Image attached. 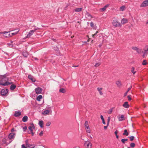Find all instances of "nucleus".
<instances>
[{
  "label": "nucleus",
  "mask_w": 148,
  "mask_h": 148,
  "mask_svg": "<svg viewBox=\"0 0 148 148\" xmlns=\"http://www.w3.org/2000/svg\"><path fill=\"white\" fill-rule=\"evenodd\" d=\"M90 26L92 27H93V28H94V25L93 23V22H91L90 23Z\"/></svg>",
  "instance_id": "79ce46f5"
},
{
  "label": "nucleus",
  "mask_w": 148,
  "mask_h": 148,
  "mask_svg": "<svg viewBox=\"0 0 148 148\" xmlns=\"http://www.w3.org/2000/svg\"><path fill=\"white\" fill-rule=\"evenodd\" d=\"M116 84L117 85V86L119 87H120L122 85L121 82L119 81H117L116 82Z\"/></svg>",
  "instance_id": "5701e85b"
},
{
  "label": "nucleus",
  "mask_w": 148,
  "mask_h": 148,
  "mask_svg": "<svg viewBox=\"0 0 148 148\" xmlns=\"http://www.w3.org/2000/svg\"><path fill=\"white\" fill-rule=\"evenodd\" d=\"M7 74L3 75H0V81L2 83H4L5 82H8L9 78L7 77Z\"/></svg>",
  "instance_id": "f257e3e1"
},
{
  "label": "nucleus",
  "mask_w": 148,
  "mask_h": 148,
  "mask_svg": "<svg viewBox=\"0 0 148 148\" xmlns=\"http://www.w3.org/2000/svg\"><path fill=\"white\" fill-rule=\"evenodd\" d=\"M103 89V88L100 87H98L97 88V90L99 91V94L101 95H103V93L102 92V90Z\"/></svg>",
  "instance_id": "aec40b11"
},
{
  "label": "nucleus",
  "mask_w": 148,
  "mask_h": 148,
  "mask_svg": "<svg viewBox=\"0 0 148 148\" xmlns=\"http://www.w3.org/2000/svg\"><path fill=\"white\" fill-rule=\"evenodd\" d=\"M128 92H127V91L124 94V96H126L127 94V93Z\"/></svg>",
  "instance_id": "680f3d73"
},
{
  "label": "nucleus",
  "mask_w": 148,
  "mask_h": 148,
  "mask_svg": "<svg viewBox=\"0 0 148 148\" xmlns=\"http://www.w3.org/2000/svg\"><path fill=\"white\" fill-rule=\"evenodd\" d=\"M136 51L138 53H140L141 52V50L140 49H139L138 48V49Z\"/></svg>",
  "instance_id": "3c124183"
},
{
  "label": "nucleus",
  "mask_w": 148,
  "mask_h": 148,
  "mask_svg": "<svg viewBox=\"0 0 148 148\" xmlns=\"http://www.w3.org/2000/svg\"><path fill=\"white\" fill-rule=\"evenodd\" d=\"M100 118L101 120L104 119L102 115H101L100 116Z\"/></svg>",
  "instance_id": "13d9d810"
},
{
  "label": "nucleus",
  "mask_w": 148,
  "mask_h": 148,
  "mask_svg": "<svg viewBox=\"0 0 148 148\" xmlns=\"http://www.w3.org/2000/svg\"><path fill=\"white\" fill-rule=\"evenodd\" d=\"M146 24H148V19L147 22L146 23Z\"/></svg>",
  "instance_id": "774afa93"
},
{
  "label": "nucleus",
  "mask_w": 148,
  "mask_h": 148,
  "mask_svg": "<svg viewBox=\"0 0 148 148\" xmlns=\"http://www.w3.org/2000/svg\"><path fill=\"white\" fill-rule=\"evenodd\" d=\"M125 6L124 5L121 7L120 8V10L121 11H124L125 9Z\"/></svg>",
  "instance_id": "2f4dec72"
},
{
  "label": "nucleus",
  "mask_w": 148,
  "mask_h": 148,
  "mask_svg": "<svg viewBox=\"0 0 148 148\" xmlns=\"http://www.w3.org/2000/svg\"><path fill=\"white\" fill-rule=\"evenodd\" d=\"M86 16L88 17L89 19H91L92 17V16L88 12H87L86 14Z\"/></svg>",
  "instance_id": "c85d7f7f"
},
{
  "label": "nucleus",
  "mask_w": 148,
  "mask_h": 148,
  "mask_svg": "<svg viewBox=\"0 0 148 148\" xmlns=\"http://www.w3.org/2000/svg\"><path fill=\"white\" fill-rule=\"evenodd\" d=\"M109 4H107V5H105L103 8H101L100 9V10L101 12H103L109 6Z\"/></svg>",
  "instance_id": "a211bd4d"
},
{
  "label": "nucleus",
  "mask_w": 148,
  "mask_h": 148,
  "mask_svg": "<svg viewBox=\"0 0 148 148\" xmlns=\"http://www.w3.org/2000/svg\"><path fill=\"white\" fill-rule=\"evenodd\" d=\"M26 145L29 148H34L36 146L34 144H29L27 143L26 144Z\"/></svg>",
  "instance_id": "dca6fc26"
},
{
  "label": "nucleus",
  "mask_w": 148,
  "mask_h": 148,
  "mask_svg": "<svg viewBox=\"0 0 148 148\" xmlns=\"http://www.w3.org/2000/svg\"><path fill=\"white\" fill-rule=\"evenodd\" d=\"M148 6V0L144 1L140 5V7H145Z\"/></svg>",
  "instance_id": "0eeeda50"
},
{
  "label": "nucleus",
  "mask_w": 148,
  "mask_h": 148,
  "mask_svg": "<svg viewBox=\"0 0 148 148\" xmlns=\"http://www.w3.org/2000/svg\"><path fill=\"white\" fill-rule=\"evenodd\" d=\"M8 92V90L7 89H3L1 91V94L3 96L6 95Z\"/></svg>",
  "instance_id": "423d86ee"
},
{
  "label": "nucleus",
  "mask_w": 148,
  "mask_h": 148,
  "mask_svg": "<svg viewBox=\"0 0 148 148\" xmlns=\"http://www.w3.org/2000/svg\"><path fill=\"white\" fill-rule=\"evenodd\" d=\"M42 95H38L36 98V99L37 101H40V99L42 98Z\"/></svg>",
  "instance_id": "7c9ffc66"
},
{
  "label": "nucleus",
  "mask_w": 148,
  "mask_h": 148,
  "mask_svg": "<svg viewBox=\"0 0 148 148\" xmlns=\"http://www.w3.org/2000/svg\"><path fill=\"white\" fill-rule=\"evenodd\" d=\"M28 117L27 116H24L23 118L22 121L24 122H25L27 120Z\"/></svg>",
  "instance_id": "bb28decb"
},
{
  "label": "nucleus",
  "mask_w": 148,
  "mask_h": 148,
  "mask_svg": "<svg viewBox=\"0 0 148 148\" xmlns=\"http://www.w3.org/2000/svg\"><path fill=\"white\" fill-rule=\"evenodd\" d=\"M147 47V49L144 50V51L143 52V54L142 56L144 58L146 57L148 54V47Z\"/></svg>",
  "instance_id": "9d476101"
},
{
  "label": "nucleus",
  "mask_w": 148,
  "mask_h": 148,
  "mask_svg": "<svg viewBox=\"0 0 148 148\" xmlns=\"http://www.w3.org/2000/svg\"><path fill=\"white\" fill-rule=\"evenodd\" d=\"M84 145L86 148H91L92 146L91 143L88 140L85 142Z\"/></svg>",
  "instance_id": "20e7f679"
},
{
  "label": "nucleus",
  "mask_w": 148,
  "mask_h": 148,
  "mask_svg": "<svg viewBox=\"0 0 148 148\" xmlns=\"http://www.w3.org/2000/svg\"><path fill=\"white\" fill-rule=\"evenodd\" d=\"M127 98L130 101L131 100V98L129 96H127Z\"/></svg>",
  "instance_id": "5fc2aeb1"
},
{
  "label": "nucleus",
  "mask_w": 148,
  "mask_h": 148,
  "mask_svg": "<svg viewBox=\"0 0 148 148\" xmlns=\"http://www.w3.org/2000/svg\"><path fill=\"white\" fill-rule=\"evenodd\" d=\"M130 146L132 147H134L135 146V144L134 143H132L130 144Z\"/></svg>",
  "instance_id": "ea45409f"
},
{
  "label": "nucleus",
  "mask_w": 148,
  "mask_h": 148,
  "mask_svg": "<svg viewBox=\"0 0 148 148\" xmlns=\"http://www.w3.org/2000/svg\"><path fill=\"white\" fill-rule=\"evenodd\" d=\"M116 138H119V136L117 135H116Z\"/></svg>",
  "instance_id": "0e129e2a"
},
{
  "label": "nucleus",
  "mask_w": 148,
  "mask_h": 148,
  "mask_svg": "<svg viewBox=\"0 0 148 148\" xmlns=\"http://www.w3.org/2000/svg\"><path fill=\"white\" fill-rule=\"evenodd\" d=\"M39 29V28L38 27H36L35 28L34 30H32L33 31H34V32H35L36 30Z\"/></svg>",
  "instance_id": "8fccbe9b"
},
{
  "label": "nucleus",
  "mask_w": 148,
  "mask_h": 148,
  "mask_svg": "<svg viewBox=\"0 0 148 148\" xmlns=\"http://www.w3.org/2000/svg\"><path fill=\"white\" fill-rule=\"evenodd\" d=\"M50 124H51V122H47L46 123V125L47 126H49L50 125Z\"/></svg>",
  "instance_id": "09e8293b"
},
{
  "label": "nucleus",
  "mask_w": 148,
  "mask_h": 148,
  "mask_svg": "<svg viewBox=\"0 0 148 148\" xmlns=\"http://www.w3.org/2000/svg\"><path fill=\"white\" fill-rule=\"evenodd\" d=\"M84 125H85V127L89 126L88 125V122L87 121H85V124H84Z\"/></svg>",
  "instance_id": "37998d69"
},
{
  "label": "nucleus",
  "mask_w": 148,
  "mask_h": 148,
  "mask_svg": "<svg viewBox=\"0 0 148 148\" xmlns=\"http://www.w3.org/2000/svg\"><path fill=\"white\" fill-rule=\"evenodd\" d=\"M35 91L36 94H38L41 93L42 89V88L38 87L35 89Z\"/></svg>",
  "instance_id": "6e6552de"
},
{
  "label": "nucleus",
  "mask_w": 148,
  "mask_h": 148,
  "mask_svg": "<svg viewBox=\"0 0 148 148\" xmlns=\"http://www.w3.org/2000/svg\"><path fill=\"white\" fill-rule=\"evenodd\" d=\"M123 106L126 108H128L129 107L130 105L128 104V102L126 101L123 104Z\"/></svg>",
  "instance_id": "f3484780"
},
{
  "label": "nucleus",
  "mask_w": 148,
  "mask_h": 148,
  "mask_svg": "<svg viewBox=\"0 0 148 148\" xmlns=\"http://www.w3.org/2000/svg\"><path fill=\"white\" fill-rule=\"evenodd\" d=\"M113 110V108H111L109 109L108 112V114H110L112 113V111Z\"/></svg>",
  "instance_id": "4c0bfd02"
},
{
  "label": "nucleus",
  "mask_w": 148,
  "mask_h": 148,
  "mask_svg": "<svg viewBox=\"0 0 148 148\" xmlns=\"http://www.w3.org/2000/svg\"><path fill=\"white\" fill-rule=\"evenodd\" d=\"M12 84V82H6L4 83H2L0 82V85H1L3 86H8L10 84Z\"/></svg>",
  "instance_id": "4468645a"
},
{
  "label": "nucleus",
  "mask_w": 148,
  "mask_h": 148,
  "mask_svg": "<svg viewBox=\"0 0 148 148\" xmlns=\"http://www.w3.org/2000/svg\"><path fill=\"white\" fill-rule=\"evenodd\" d=\"M129 134V133L127 132V130H124V132L123 133V135L124 136H128Z\"/></svg>",
  "instance_id": "b1692460"
},
{
  "label": "nucleus",
  "mask_w": 148,
  "mask_h": 148,
  "mask_svg": "<svg viewBox=\"0 0 148 148\" xmlns=\"http://www.w3.org/2000/svg\"><path fill=\"white\" fill-rule=\"evenodd\" d=\"M131 72L133 73V74H134L136 73V71H134V68L133 67L132 68V69L131 70Z\"/></svg>",
  "instance_id": "a19ab883"
},
{
  "label": "nucleus",
  "mask_w": 148,
  "mask_h": 148,
  "mask_svg": "<svg viewBox=\"0 0 148 148\" xmlns=\"http://www.w3.org/2000/svg\"><path fill=\"white\" fill-rule=\"evenodd\" d=\"M34 33V31H33L32 30H31L28 33V34L25 37V38H29L30 37L32 36V35Z\"/></svg>",
  "instance_id": "2eb2a0df"
},
{
  "label": "nucleus",
  "mask_w": 148,
  "mask_h": 148,
  "mask_svg": "<svg viewBox=\"0 0 148 148\" xmlns=\"http://www.w3.org/2000/svg\"><path fill=\"white\" fill-rule=\"evenodd\" d=\"M43 134V132L42 131H41V132L39 134V135L40 136H42Z\"/></svg>",
  "instance_id": "603ef678"
},
{
  "label": "nucleus",
  "mask_w": 148,
  "mask_h": 148,
  "mask_svg": "<svg viewBox=\"0 0 148 148\" xmlns=\"http://www.w3.org/2000/svg\"><path fill=\"white\" fill-rule=\"evenodd\" d=\"M21 148H26V147L25 146L24 144H23L22 145Z\"/></svg>",
  "instance_id": "864d4df0"
},
{
  "label": "nucleus",
  "mask_w": 148,
  "mask_h": 148,
  "mask_svg": "<svg viewBox=\"0 0 148 148\" xmlns=\"http://www.w3.org/2000/svg\"><path fill=\"white\" fill-rule=\"evenodd\" d=\"M28 78L30 79L32 82H35L36 81L35 79L31 75H28Z\"/></svg>",
  "instance_id": "6ab92c4d"
},
{
  "label": "nucleus",
  "mask_w": 148,
  "mask_h": 148,
  "mask_svg": "<svg viewBox=\"0 0 148 148\" xmlns=\"http://www.w3.org/2000/svg\"><path fill=\"white\" fill-rule=\"evenodd\" d=\"M44 123L42 121H39L38 125L40 126L41 128H43V127Z\"/></svg>",
  "instance_id": "4be33fe9"
},
{
  "label": "nucleus",
  "mask_w": 148,
  "mask_h": 148,
  "mask_svg": "<svg viewBox=\"0 0 148 148\" xmlns=\"http://www.w3.org/2000/svg\"><path fill=\"white\" fill-rule=\"evenodd\" d=\"M50 110H46L42 112V114L44 115H47L49 114Z\"/></svg>",
  "instance_id": "ddd939ff"
},
{
  "label": "nucleus",
  "mask_w": 148,
  "mask_h": 148,
  "mask_svg": "<svg viewBox=\"0 0 148 148\" xmlns=\"http://www.w3.org/2000/svg\"><path fill=\"white\" fill-rule=\"evenodd\" d=\"M127 140L128 139L126 138L122 139L121 140V141L124 144L125 143V142L127 141Z\"/></svg>",
  "instance_id": "72a5a7b5"
},
{
  "label": "nucleus",
  "mask_w": 148,
  "mask_h": 148,
  "mask_svg": "<svg viewBox=\"0 0 148 148\" xmlns=\"http://www.w3.org/2000/svg\"><path fill=\"white\" fill-rule=\"evenodd\" d=\"M12 85L10 86V89L11 90H13L16 87V86L14 84H12Z\"/></svg>",
  "instance_id": "393cba45"
},
{
  "label": "nucleus",
  "mask_w": 148,
  "mask_h": 148,
  "mask_svg": "<svg viewBox=\"0 0 148 148\" xmlns=\"http://www.w3.org/2000/svg\"><path fill=\"white\" fill-rule=\"evenodd\" d=\"M129 138H130V140L131 141H132L134 140V136H131L129 137Z\"/></svg>",
  "instance_id": "58836bf2"
},
{
  "label": "nucleus",
  "mask_w": 148,
  "mask_h": 148,
  "mask_svg": "<svg viewBox=\"0 0 148 148\" xmlns=\"http://www.w3.org/2000/svg\"><path fill=\"white\" fill-rule=\"evenodd\" d=\"M11 131L12 132H13L15 131V130H14V128H13L11 129Z\"/></svg>",
  "instance_id": "052dcab7"
},
{
  "label": "nucleus",
  "mask_w": 148,
  "mask_h": 148,
  "mask_svg": "<svg viewBox=\"0 0 148 148\" xmlns=\"http://www.w3.org/2000/svg\"><path fill=\"white\" fill-rule=\"evenodd\" d=\"M110 119V117H108V122H107V123L108 125H109Z\"/></svg>",
  "instance_id": "49530a36"
},
{
  "label": "nucleus",
  "mask_w": 148,
  "mask_h": 148,
  "mask_svg": "<svg viewBox=\"0 0 148 148\" xmlns=\"http://www.w3.org/2000/svg\"><path fill=\"white\" fill-rule=\"evenodd\" d=\"M59 91L61 92L64 93L65 92L66 90H65L64 88H61L59 90Z\"/></svg>",
  "instance_id": "473e14b6"
},
{
  "label": "nucleus",
  "mask_w": 148,
  "mask_h": 148,
  "mask_svg": "<svg viewBox=\"0 0 148 148\" xmlns=\"http://www.w3.org/2000/svg\"><path fill=\"white\" fill-rule=\"evenodd\" d=\"M100 65V63H96L95 65V67H98Z\"/></svg>",
  "instance_id": "de8ad7c7"
},
{
  "label": "nucleus",
  "mask_w": 148,
  "mask_h": 148,
  "mask_svg": "<svg viewBox=\"0 0 148 148\" xmlns=\"http://www.w3.org/2000/svg\"><path fill=\"white\" fill-rule=\"evenodd\" d=\"M82 8H77L74 10L76 12H79L81 11L82 10Z\"/></svg>",
  "instance_id": "cd10ccee"
},
{
  "label": "nucleus",
  "mask_w": 148,
  "mask_h": 148,
  "mask_svg": "<svg viewBox=\"0 0 148 148\" xmlns=\"http://www.w3.org/2000/svg\"><path fill=\"white\" fill-rule=\"evenodd\" d=\"M23 129H24V130H26L27 129V128H26V127H25Z\"/></svg>",
  "instance_id": "338daca9"
},
{
  "label": "nucleus",
  "mask_w": 148,
  "mask_h": 148,
  "mask_svg": "<svg viewBox=\"0 0 148 148\" xmlns=\"http://www.w3.org/2000/svg\"><path fill=\"white\" fill-rule=\"evenodd\" d=\"M128 22V20L126 18H122L121 21V24H124L127 23Z\"/></svg>",
  "instance_id": "f8f14e48"
},
{
  "label": "nucleus",
  "mask_w": 148,
  "mask_h": 148,
  "mask_svg": "<svg viewBox=\"0 0 148 148\" xmlns=\"http://www.w3.org/2000/svg\"><path fill=\"white\" fill-rule=\"evenodd\" d=\"M131 88V87L128 88L127 92H128L130 90Z\"/></svg>",
  "instance_id": "bf43d9fd"
},
{
  "label": "nucleus",
  "mask_w": 148,
  "mask_h": 148,
  "mask_svg": "<svg viewBox=\"0 0 148 148\" xmlns=\"http://www.w3.org/2000/svg\"><path fill=\"white\" fill-rule=\"evenodd\" d=\"M114 134H115V135H117L118 132L117 130H116V131L114 132Z\"/></svg>",
  "instance_id": "6e6d98bb"
},
{
  "label": "nucleus",
  "mask_w": 148,
  "mask_h": 148,
  "mask_svg": "<svg viewBox=\"0 0 148 148\" xmlns=\"http://www.w3.org/2000/svg\"><path fill=\"white\" fill-rule=\"evenodd\" d=\"M23 55L24 57H27L28 55V53L26 52H23Z\"/></svg>",
  "instance_id": "c9c22d12"
},
{
  "label": "nucleus",
  "mask_w": 148,
  "mask_h": 148,
  "mask_svg": "<svg viewBox=\"0 0 148 148\" xmlns=\"http://www.w3.org/2000/svg\"><path fill=\"white\" fill-rule=\"evenodd\" d=\"M21 112L20 111H15L14 114L15 116H18L21 115Z\"/></svg>",
  "instance_id": "412c9836"
},
{
  "label": "nucleus",
  "mask_w": 148,
  "mask_h": 148,
  "mask_svg": "<svg viewBox=\"0 0 148 148\" xmlns=\"http://www.w3.org/2000/svg\"><path fill=\"white\" fill-rule=\"evenodd\" d=\"M78 66V65L73 66V67H77Z\"/></svg>",
  "instance_id": "69168bd1"
},
{
  "label": "nucleus",
  "mask_w": 148,
  "mask_h": 148,
  "mask_svg": "<svg viewBox=\"0 0 148 148\" xmlns=\"http://www.w3.org/2000/svg\"><path fill=\"white\" fill-rule=\"evenodd\" d=\"M85 129L86 130V131L87 132L90 133V130L89 127V126H88L85 127Z\"/></svg>",
  "instance_id": "c756f323"
},
{
  "label": "nucleus",
  "mask_w": 148,
  "mask_h": 148,
  "mask_svg": "<svg viewBox=\"0 0 148 148\" xmlns=\"http://www.w3.org/2000/svg\"><path fill=\"white\" fill-rule=\"evenodd\" d=\"M118 118L119 121H121L124 120V116L123 115H122L120 117H118Z\"/></svg>",
  "instance_id": "a878e982"
},
{
  "label": "nucleus",
  "mask_w": 148,
  "mask_h": 148,
  "mask_svg": "<svg viewBox=\"0 0 148 148\" xmlns=\"http://www.w3.org/2000/svg\"><path fill=\"white\" fill-rule=\"evenodd\" d=\"M108 126V125H107V126H104V129L105 130H106L107 129Z\"/></svg>",
  "instance_id": "4d7b16f0"
},
{
  "label": "nucleus",
  "mask_w": 148,
  "mask_h": 148,
  "mask_svg": "<svg viewBox=\"0 0 148 148\" xmlns=\"http://www.w3.org/2000/svg\"><path fill=\"white\" fill-rule=\"evenodd\" d=\"M15 134L14 133H11L8 135V138L10 140L13 139L14 138Z\"/></svg>",
  "instance_id": "1a4fd4ad"
},
{
  "label": "nucleus",
  "mask_w": 148,
  "mask_h": 148,
  "mask_svg": "<svg viewBox=\"0 0 148 148\" xmlns=\"http://www.w3.org/2000/svg\"><path fill=\"white\" fill-rule=\"evenodd\" d=\"M98 33V31H97L96 32H95V33L94 34H93L92 35V37H93V38H95V36H96L97 35V34Z\"/></svg>",
  "instance_id": "a18cd8bd"
},
{
  "label": "nucleus",
  "mask_w": 148,
  "mask_h": 148,
  "mask_svg": "<svg viewBox=\"0 0 148 148\" xmlns=\"http://www.w3.org/2000/svg\"><path fill=\"white\" fill-rule=\"evenodd\" d=\"M132 49L136 51L138 49V48L136 47H133Z\"/></svg>",
  "instance_id": "c03bdc74"
},
{
  "label": "nucleus",
  "mask_w": 148,
  "mask_h": 148,
  "mask_svg": "<svg viewBox=\"0 0 148 148\" xmlns=\"http://www.w3.org/2000/svg\"><path fill=\"white\" fill-rule=\"evenodd\" d=\"M52 108V106H50V105H47L46 107V109L47 110H49L50 111Z\"/></svg>",
  "instance_id": "f704fd0d"
},
{
  "label": "nucleus",
  "mask_w": 148,
  "mask_h": 148,
  "mask_svg": "<svg viewBox=\"0 0 148 148\" xmlns=\"http://www.w3.org/2000/svg\"><path fill=\"white\" fill-rule=\"evenodd\" d=\"M28 128L30 131V132L28 131L29 133L31 134L32 136H33L34 135V133L33 132V130L35 128V127L34 124L33 123L31 124Z\"/></svg>",
  "instance_id": "7ed1b4c3"
},
{
  "label": "nucleus",
  "mask_w": 148,
  "mask_h": 148,
  "mask_svg": "<svg viewBox=\"0 0 148 148\" xmlns=\"http://www.w3.org/2000/svg\"><path fill=\"white\" fill-rule=\"evenodd\" d=\"M102 123H103V124H104V125L106 124V123H105V122L104 121H102Z\"/></svg>",
  "instance_id": "e2e57ef3"
},
{
  "label": "nucleus",
  "mask_w": 148,
  "mask_h": 148,
  "mask_svg": "<svg viewBox=\"0 0 148 148\" xmlns=\"http://www.w3.org/2000/svg\"><path fill=\"white\" fill-rule=\"evenodd\" d=\"M13 31H14V32L12 33L11 36H12L13 35H15L18 34V32L19 31V29H16L15 30H12ZM12 31H11L10 32Z\"/></svg>",
  "instance_id": "9b49d317"
},
{
  "label": "nucleus",
  "mask_w": 148,
  "mask_h": 148,
  "mask_svg": "<svg viewBox=\"0 0 148 148\" xmlns=\"http://www.w3.org/2000/svg\"><path fill=\"white\" fill-rule=\"evenodd\" d=\"M10 32H0V34H3V36L5 38H8L12 36H11V35L10 34Z\"/></svg>",
  "instance_id": "39448f33"
},
{
  "label": "nucleus",
  "mask_w": 148,
  "mask_h": 148,
  "mask_svg": "<svg viewBox=\"0 0 148 148\" xmlns=\"http://www.w3.org/2000/svg\"><path fill=\"white\" fill-rule=\"evenodd\" d=\"M147 63L146 60H144L143 61L142 64L143 65H146L147 64Z\"/></svg>",
  "instance_id": "e433bc0d"
},
{
  "label": "nucleus",
  "mask_w": 148,
  "mask_h": 148,
  "mask_svg": "<svg viewBox=\"0 0 148 148\" xmlns=\"http://www.w3.org/2000/svg\"><path fill=\"white\" fill-rule=\"evenodd\" d=\"M112 23L113 25L115 27H121L122 26L121 23L119 22L118 21V20L116 18H115L113 20Z\"/></svg>",
  "instance_id": "f03ea898"
}]
</instances>
